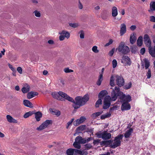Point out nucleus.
<instances>
[{
	"label": "nucleus",
	"instance_id": "24",
	"mask_svg": "<svg viewBox=\"0 0 155 155\" xmlns=\"http://www.w3.org/2000/svg\"><path fill=\"white\" fill-rule=\"evenodd\" d=\"M149 52L150 55L153 57L155 58V49L152 47L148 48Z\"/></svg>",
	"mask_w": 155,
	"mask_h": 155
},
{
	"label": "nucleus",
	"instance_id": "37",
	"mask_svg": "<svg viewBox=\"0 0 155 155\" xmlns=\"http://www.w3.org/2000/svg\"><path fill=\"white\" fill-rule=\"evenodd\" d=\"M33 113L31 111H29L25 113L23 117L24 118H26L28 117L29 116H31Z\"/></svg>",
	"mask_w": 155,
	"mask_h": 155
},
{
	"label": "nucleus",
	"instance_id": "35",
	"mask_svg": "<svg viewBox=\"0 0 155 155\" xmlns=\"http://www.w3.org/2000/svg\"><path fill=\"white\" fill-rule=\"evenodd\" d=\"M29 86L27 85L26 87H23L21 89V91L23 93H27L29 91Z\"/></svg>",
	"mask_w": 155,
	"mask_h": 155
},
{
	"label": "nucleus",
	"instance_id": "43",
	"mask_svg": "<svg viewBox=\"0 0 155 155\" xmlns=\"http://www.w3.org/2000/svg\"><path fill=\"white\" fill-rule=\"evenodd\" d=\"M34 13L35 14V16L38 17H40L41 16V14L40 13V12L37 11V10H35L34 12Z\"/></svg>",
	"mask_w": 155,
	"mask_h": 155
},
{
	"label": "nucleus",
	"instance_id": "18",
	"mask_svg": "<svg viewBox=\"0 0 155 155\" xmlns=\"http://www.w3.org/2000/svg\"><path fill=\"white\" fill-rule=\"evenodd\" d=\"M108 94L107 92L105 90H102L99 94L98 97L99 98H102Z\"/></svg>",
	"mask_w": 155,
	"mask_h": 155
},
{
	"label": "nucleus",
	"instance_id": "64",
	"mask_svg": "<svg viewBox=\"0 0 155 155\" xmlns=\"http://www.w3.org/2000/svg\"><path fill=\"white\" fill-rule=\"evenodd\" d=\"M121 14L122 15H124L125 14V11L124 9H121Z\"/></svg>",
	"mask_w": 155,
	"mask_h": 155
},
{
	"label": "nucleus",
	"instance_id": "34",
	"mask_svg": "<svg viewBox=\"0 0 155 155\" xmlns=\"http://www.w3.org/2000/svg\"><path fill=\"white\" fill-rule=\"evenodd\" d=\"M75 152L82 155H87V152L84 150H80L76 149L75 150Z\"/></svg>",
	"mask_w": 155,
	"mask_h": 155
},
{
	"label": "nucleus",
	"instance_id": "22",
	"mask_svg": "<svg viewBox=\"0 0 155 155\" xmlns=\"http://www.w3.org/2000/svg\"><path fill=\"white\" fill-rule=\"evenodd\" d=\"M112 16L114 17H116L118 15L117 9L116 7L114 6L112 9Z\"/></svg>",
	"mask_w": 155,
	"mask_h": 155
},
{
	"label": "nucleus",
	"instance_id": "31",
	"mask_svg": "<svg viewBox=\"0 0 155 155\" xmlns=\"http://www.w3.org/2000/svg\"><path fill=\"white\" fill-rule=\"evenodd\" d=\"M137 45L138 46H141L143 44V37L142 36H140L138 38L137 40Z\"/></svg>",
	"mask_w": 155,
	"mask_h": 155
},
{
	"label": "nucleus",
	"instance_id": "63",
	"mask_svg": "<svg viewBox=\"0 0 155 155\" xmlns=\"http://www.w3.org/2000/svg\"><path fill=\"white\" fill-rule=\"evenodd\" d=\"M79 8L80 9H82L83 8V6L82 5L80 2V4L79 5Z\"/></svg>",
	"mask_w": 155,
	"mask_h": 155
},
{
	"label": "nucleus",
	"instance_id": "9",
	"mask_svg": "<svg viewBox=\"0 0 155 155\" xmlns=\"http://www.w3.org/2000/svg\"><path fill=\"white\" fill-rule=\"evenodd\" d=\"M51 123V120H46L41 124L39 127L37 128L38 130H41L46 128L47 126Z\"/></svg>",
	"mask_w": 155,
	"mask_h": 155
},
{
	"label": "nucleus",
	"instance_id": "16",
	"mask_svg": "<svg viewBox=\"0 0 155 155\" xmlns=\"http://www.w3.org/2000/svg\"><path fill=\"white\" fill-rule=\"evenodd\" d=\"M75 140L80 144H84L86 143L85 139L82 138L81 136H78L75 138Z\"/></svg>",
	"mask_w": 155,
	"mask_h": 155
},
{
	"label": "nucleus",
	"instance_id": "36",
	"mask_svg": "<svg viewBox=\"0 0 155 155\" xmlns=\"http://www.w3.org/2000/svg\"><path fill=\"white\" fill-rule=\"evenodd\" d=\"M73 146L74 147L78 149H80L81 147L80 143L78 142L77 141H76L75 140V142L73 143Z\"/></svg>",
	"mask_w": 155,
	"mask_h": 155
},
{
	"label": "nucleus",
	"instance_id": "49",
	"mask_svg": "<svg viewBox=\"0 0 155 155\" xmlns=\"http://www.w3.org/2000/svg\"><path fill=\"white\" fill-rule=\"evenodd\" d=\"M147 78H150L151 77V72L150 69H148V71L147 73Z\"/></svg>",
	"mask_w": 155,
	"mask_h": 155
},
{
	"label": "nucleus",
	"instance_id": "42",
	"mask_svg": "<svg viewBox=\"0 0 155 155\" xmlns=\"http://www.w3.org/2000/svg\"><path fill=\"white\" fill-rule=\"evenodd\" d=\"M102 113V112H97L94 113L92 115V117H93L96 118L97 117L99 116Z\"/></svg>",
	"mask_w": 155,
	"mask_h": 155
},
{
	"label": "nucleus",
	"instance_id": "15",
	"mask_svg": "<svg viewBox=\"0 0 155 155\" xmlns=\"http://www.w3.org/2000/svg\"><path fill=\"white\" fill-rule=\"evenodd\" d=\"M7 121L9 123H17L18 121L17 120L13 118L11 116L8 115L6 116Z\"/></svg>",
	"mask_w": 155,
	"mask_h": 155
},
{
	"label": "nucleus",
	"instance_id": "46",
	"mask_svg": "<svg viewBox=\"0 0 155 155\" xmlns=\"http://www.w3.org/2000/svg\"><path fill=\"white\" fill-rule=\"evenodd\" d=\"M113 67V68H115L117 65V62L116 60L114 59L112 61Z\"/></svg>",
	"mask_w": 155,
	"mask_h": 155
},
{
	"label": "nucleus",
	"instance_id": "27",
	"mask_svg": "<svg viewBox=\"0 0 155 155\" xmlns=\"http://www.w3.org/2000/svg\"><path fill=\"white\" fill-rule=\"evenodd\" d=\"M111 140H103L101 142V145L107 146L111 143Z\"/></svg>",
	"mask_w": 155,
	"mask_h": 155
},
{
	"label": "nucleus",
	"instance_id": "10",
	"mask_svg": "<svg viewBox=\"0 0 155 155\" xmlns=\"http://www.w3.org/2000/svg\"><path fill=\"white\" fill-rule=\"evenodd\" d=\"M121 106V110L122 111L127 110L130 109V106L129 102H123Z\"/></svg>",
	"mask_w": 155,
	"mask_h": 155
},
{
	"label": "nucleus",
	"instance_id": "38",
	"mask_svg": "<svg viewBox=\"0 0 155 155\" xmlns=\"http://www.w3.org/2000/svg\"><path fill=\"white\" fill-rule=\"evenodd\" d=\"M69 25L70 27L73 28H77L79 26V24L78 23H69Z\"/></svg>",
	"mask_w": 155,
	"mask_h": 155
},
{
	"label": "nucleus",
	"instance_id": "19",
	"mask_svg": "<svg viewBox=\"0 0 155 155\" xmlns=\"http://www.w3.org/2000/svg\"><path fill=\"white\" fill-rule=\"evenodd\" d=\"M136 38L134 33L130 35V43L132 44H134L136 40Z\"/></svg>",
	"mask_w": 155,
	"mask_h": 155
},
{
	"label": "nucleus",
	"instance_id": "45",
	"mask_svg": "<svg viewBox=\"0 0 155 155\" xmlns=\"http://www.w3.org/2000/svg\"><path fill=\"white\" fill-rule=\"evenodd\" d=\"M74 120V119L72 118L71 119V120L70 121H69L67 123L66 127V128L68 129V128L69 126L73 122Z\"/></svg>",
	"mask_w": 155,
	"mask_h": 155
},
{
	"label": "nucleus",
	"instance_id": "26",
	"mask_svg": "<svg viewBox=\"0 0 155 155\" xmlns=\"http://www.w3.org/2000/svg\"><path fill=\"white\" fill-rule=\"evenodd\" d=\"M23 104L25 106L29 107H32V104L28 100H24L23 101Z\"/></svg>",
	"mask_w": 155,
	"mask_h": 155
},
{
	"label": "nucleus",
	"instance_id": "6",
	"mask_svg": "<svg viewBox=\"0 0 155 155\" xmlns=\"http://www.w3.org/2000/svg\"><path fill=\"white\" fill-rule=\"evenodd\" d=\"M123 136L122 135H119L116 137L114 140V142L110 146L113 148H115L119 146L120 144V140L122 139Z\"/></svg>",
	"mask_w": 155,
	"mask_h": 155
},
{
	"label": "nucleus",
	"instance_id": "56",
	"mask_svg": "<svg viewBox=\"0 0 155 155\" xmlns=\"http://www.w3.org/2000/svg\"><path fill=\"white\" fill-rule=\"evenodd\" d=\"M114 52V48L112 49L109 52V55L110 56H112Z\"/></svg>",
	"mask_w": 155,
	"mask_h": 155
},
{
	"label": "nucleus",
	"instance_id": "52",
	"mask_svg": "<svg viewBox=\"0 0 155 155\" xmlns=\"http://www.w3.org/2000/svg\"><path fill=\"white\" fill-rule=\"evenodd\" d=\"M113 42V40L112 39H110L109 40V41L105 45V46H108L109 45H111L112 43Z\"/></svg>",
	"mask_w": 155,
	"mask_h": 155
},
{
	"label": "nucleus",
	"instance_id": "25",
	"mask_svg": "<svg viewBox=\"0 0 155 155\" xmlns=\"http://www.w3.org/2000/svg\"><path fill=\"white\" fill-rule=\"evenodd\" d=\"M133 130L132 128H130L127 130L124 134V137L126 138H128L131 135L132 133L133 132Z\"/></svg>",
	"mask_w": 155,
	"mask_h": 155
},
{
	"label": "nucleus",
	"instance_id": "41",
	"mask_svg": "<svg viewBox=\"0 0 155 155\" xmlns=\"http://www.w3.org/2000/svg\"><path fill=\"white\" fill-rule=\"evenodd\" d=\"M93 52L95 53H97L99 52V51L97 49V47L96 46H94L92 49Z\"/></svg>",
	"mask_w": 155,
	"mask_h": 155
},
{
	"label": "nucleus",
	"instance_id": "30",
	"mask_svg": "<svg viewBox=\"0 0 155 155\" xmlns=\"http://www.w3.org/2000/svg\"><path fill=\"white\" fill-rule=\"evenodd\" d=\"M114 77L115 76L114 75H112L110 79V84L111 87H114V81L115 80Z\"/></svg>",
	"mask_w": 155,
	"mask_h": 155
},
{
	"label": "nucleus",
	"instance_id": "57",
	"mask_svg": "<svg viewBox=\"0 0 155 155\" xmlns=\"http://www.w3.org/2000/svg\"><path fill=\"white\" fill-rule=\"evenodd\" d=\"M65 37L64 35H61L59 36V40L60 41H63Z\"/></svg>",
	"mask_w": 155,
	"mask_h": 155
},
{
	"label": "nucleus",
	"instance_id": "1",
	"mask_svg": "<svg viewBox=\"0 0 155 155\" xmlns=\"http://www.w3.org/2000/svg\"><path fill=\"white\" fill-rule=\"evenodd\" d=\"M72 99L73 101H70L73 103L72 106L74 108L77 109L85 104L89 99V96L88 94H86L83 97L78 96L76 97L75 100L73 98Z\"/></svg>",
	"mask_w": 155,
	"mask_h": 155
},
{
	"label": "nucleus",
	"instance_id": "60",
	"mask_svg": "<svg viewBox=\"0 0 155 155\" xmlns=\"http://www.w3.org/2000/svg\"><path fill=\"white\" fill-rule=\"evenodd\" d=\"M91 139H92L91 137L87 138L86 139H85L86 143H87V142H89V141H90V140Z\"/></svg>",
	"mask_w": 155,
	"mask_h": 155
},
{
	"label": "nucleus",
	"instance_id": "39",
	"mask_svg": "<svg viewBox=\"0 0 155 155\" xmlns=\"http://www.w3.org/2000/svg\"><path fill=\"white\" fill-rule=\"evenodd\" d=\"M101 98H99V99L97 101L95 104V107H99L100 104H102V101Z\"/></svg>",
	"mask_w": 155,
	"mask_h": 155
},
{
	"label": "nucleus",
	"instance_id": "59",
	"mask_svg": "<svg viewBox=\"0 0 155 155\" xmlns=\"http://www.w3.org/2000/svg\"><path fill=\"white\" fill-rule=\"evenodd\" d=\"M48 42V43L50 45H53L54 44V41L52 40H49Z\"/></svg>",
	"mask_w": 155,
	"mask_h": 155
},
{
	"label": "nucleus",
	"instance_id": "50",
	"mask_svg": "<svg viewBox=\"0 0 155 155\" xmlns=\"http://www.w3.org/2000/svg\"><path fill=\"white\" fill-rule=\"evenodd\" d=\"M80 38H81L83 39L84 38V32L83 31H80Z\"/></svg>",
	"mask_w": 155,
	"mask_h": 155
},
{
	"label": "nucleus",
	"instance_id": "4",
	"mask_svg": "<svg viewBox=\"0 0 155 155\" xmlns=\"http://www.w3.org/2000/svg\"><path fill=\"white\" fill-rule=\"evenodd\" d=\"M51 95L54 98L59 100L62 101V99L64 98L68 101H73L71 97H70L66 93L62 91L52 92L51 93Z\"/></svg>",
	"mask_w": 155,
	"mask_h": 155
},
{
	"label": "nucleus",
	"instance_id": "44",
	"mask_svg": "<svg viewBox=\"0 0 155 155\" xmlns=\"http://www.w3.org/2000/svg\"><path fill=\"white\" fill-rule=\"evenodd\" d=\"M144 42L147 47H148L149 48L151 47V41L150 39L148 41H146Z\"/></svg>",
	"mask_w": 155,
	"mask_h": 155
},
{
	"label": "nucleus",
	"instance_id": "14",
	"mask_svg": "<svg viewBox=\"0 0 155 155\" xmlns=\"http://www.w3.org/2000/svg\"><path fill=\"white\" fill-rule=\"evenodd\" d=\"M126 28L125 25L122 24L120 25V34L121 36H122L126 32Z\"/></svg>",
	"mask_w": 155,
	"mask_h": 155
},
{
	"label": "nucleus",
	"instance_id": "62",
	"mask_svg": "<svg viewBox=\"0 0 155 155\" xmlns=\"http://www.w3.org/2000/svg\"><path fill=\"white\" fill-rule=\"evenodd\" d=\"M48 73V71H47L44 70L43 71V74L44 75H47V74Z\"/></svg>",
	"mask_w": 155,
	"mask_h": 155
},
{
	"label": "nucleus",
	"instance_id": "23",
	"mask_svg": "<svg viewBox=\"0 0 155 155\" xmlns=\"http://www.w3.org/2000/svg\"><path fill=\"white\" fill-rule=\"evenodd\" d=\"M50 111L52 114L55 115L57 116H59L61 114L60 111L58 110L51 109H50Z\"/></svg>",
	"mask_w": 155,
	"mask_h": 155
},
{
	"label": "nucleus",
	"instance_id": "51",
	"mask_svg": "<svg viewBox=\"0 0 155 155\" xmlns=\"http://www.w3.org/2000/svg\"><path fill=\"white\" fill-rule=\"evenodd\" d=\"M8 66L9 68L11 69L13 71V72H16V70L15 69L13 68V66L10 64H8Z\"/></svg>",
	"mask_w": 155,
	"mask_h": 155
},
{
	"label": "nucleus",
	"instance_id": "54",
	"mask_svg": "<svg viewBox=\"0 0 155 155\" xmlns=\"http://www.w3.org/2000/svg\"><path fill=\"white\" fill-rule=\"evenodd\" d=\"M145 51V48H142L140 50V53L142 55H143Z\"/></svg>",
	"mask_w": 155,
	"mask_h": 155
},
{
	"label": "nucleus",
	"instance_id": "13",
	"mask_svg": "<svg viewBox=\"0 0 155 155\" xmlns=\"http://www.w3.org/2000/svg\"><path fill=\"white\" fill-rule=\"evenodd\" d=\"M114 108L113 107L110 108L109 112L106 113L105 114L101 116V119L103 120L106 118L110 117L111 115V111L114 110Z\"/></svg>",
	"mask_w": 155,
	"mask_h": 155
},
{
	"label": "nucleus",
	"instance_id": "3",
	"mask_svg": "<svg viewBox=\"0 0 155 155\" xmlns=\"http://www.w3.org/2000/svg\"><path fill=\"white\" fill-rule=\"evenodd\" d=\"M111 97L110 96H106L104 101L103 109H105L108 108L110 105V101H114L116 100V96L115 91L113 90L111 92Z\"/></svg>",
	"mask_w": 155,
	"mask_h": 155
},
{
	"label": "nucleus",
	"instance_id": "21",
	"mask_svg": "<svg viewBox=\"0 0 155 155\" xmlns=\"http://www.w3.org/2000/svg\"><path fill=\"white\" fill-rule=\"evenodd\" d=\"M59 34L60 35H64V37L65 38H68L70 37V34L67 31L64 30H62V31H60L59 32Z\"/></svg>",
	"mask_w": 155,
	"mask_h": 155
},
{
	"label": "nucleus",
	"instance_id": "53",
	"mask_svg": "<svg viewBox=\"0 0 155 155\" xmlns=\"http://www.w3.org/2000/svg\"><path fill=\"white\" fill-rule=\"evenodd\" d=\"M17 71L20 74H21L22 73V70L21 67H18L17 69Z\"/></svg>",
	"mask_w": 155,
	"mask_h": 155
},
{
	"label": "nucleus",
	"instance_id": "7",
	"mask_svg": "<svg viewBox=\"0 0 155 155\" xmlns=\"http://www.w3.org/2000/svg\"><path fill=\"white\" fill-rule=\"evenodd\" d=\"M118 51L124 54H127L129 51L130 49L127 46H125L123 42L120 43L118 48Z\"/></svg>",
	"mask_w": 155,
	"mask_h": 155
},
{
	"label": "nucleus",
	"instance_id": "20",
	"mask_svg": "<svg viewBox=\"0 0 155 155\" xmlns=\"http://www.w3.org/2000/svg\"><path fill=\"white\" fill-rule=\"evenodd\" d=\"M35 117L37 121H40L41 118L42 117V114L40 111H38L35 113Z\"/></svg>",
	"mask_w": 155,
	"mask_h": 155
},
{
	"label": "nucleus",
	"instance_id": "5",
	"mask_svg": "<svg viewBox=\"0 0 155 155\" xmlns=\"http://www.w3.org/2000/svg\"><path fill=\"white\" fill-rule=\"evenodd\" d=\"M97 137L99 138H102L104 140H107L111 137V134L108 133L107 131L100 132L96 134Z\"/></svg>",
	"mask_w": 155,
	"mask_h": 155
},
{
	"label": "nucleus",
	"instance_id": "40",
	"mask_svg": "<svg viewBox=\"0 0 155 155\" xmlns=\"http://www.w3.org/2000/svg\"><path fill=\"white\" fill-rule=\"evenodd\" d=\"M132 83L131 82H129L127 83L124 87V88L125 89H130L131 87Z\"/></svg>",
	"mask_w": 155,
	"mask_h": 155
},
{
	"label": "nucleus",
	"instance_id": "28",
	"mask_svg": "<svg viewBox=\"0 0 155 155\" xmlns=\"http://www.w3.org/2000/svg\"><path fill=\"white\" fill-rule=\"evenodd\" d=\"M103 80V76L101 74L98 76V78L96 84L98 86L101 85L102 81Z\"/></svg>",
	"mask_w": 155,
	"mask_h": 155
},
{
	"label": "nucleus",
	"instance_id": "58",
	"mask_svg": "<svg viewBox=\"0 0 155 155\" xmlns=\"http://www.w3.org/2000/svg\"><path fill=\"white\" fill-rule=\"evenodd\" d=\"M136 28V27L135 25H133L131 26L130 27V29L132 31H134Z\"/></svg>",
	"mask_w": 155,
	"mask_h": 155
},
{
	"label": "nucleus",
	"instance_id": "48",
	"mask_svg": "<svg viewBox=\"0 0 155 155\" xmlns=\"http://www.w3.org/2000/svg\"><path fill=\"white\" fill-rule=\"evenodd\" d=\"M64 71L65 73H68L73 72V71L72 70L69 69L68 68H66L64 69Z\"/></svg>",
	"mask_w": 155,
	"mask_h": 155
},
{
	"label": "nucleus",
	"instance_id": "47",
	"mask_svg": "<svg viewBox=\"0 0 155 155\" xmlns=\"http://www.w3.org/2000/svg\"><path fill=\"white\" fill-rule=\"evenodd\" d=\"M144 41V42L146 41H148L150 39L148 35L147 34H145L144 35L143 37Z\"/></svg>",
	"mask_w": 155,
	"mask_h": 155
},
{
	"label": "nucleus",
	"instance_id": "55",
	"mask_svg": "<svg viewBox=\"0 0 155 155\" xmlns=\"http://www.w3.org/2000/svg\"><path fill=\"white\" fill-rule=\"evenodd\" d=\"M150 21L153 22H155V17L153 16H151L150 17Z\"/></svg>",
	"mask_w": 155,
	"mask_h": 155
},
{
	"label": "nucleus",
	"instance_id": "2",
	"mask_svg": "<svg viewBox=\"0 0 155 155\" xmlns=\"http://www.w3.org/2000/svg\"><path fill=\"white\" fill-rule=\"evenodd\" d=\"M115 91L116 96V99L118 96L122 102H129L132 100L131 96L129 94L125 95L123 92L121 91L119 87H115L113 89Z\"/></svg>",
	"mask_w": 155,
	"mask_h": 155
},
{
	"label": "nucleus",
	"instance_id": "32",
	"mask_svg": "<svg viewBox=\"0 0 155 155\" xmlns=\"http://www.w3.org/2000/svg\"><path fill=\"white\" fill-rule=\"evenodd\" d=\"M150 10H149V11H155V2H152L150 3Z\"/></svg>",
	"mask_w": 155,
	"mask_h": 155
},
{
	"label": "nucleus",
	"instance_id": "61",
	"mask_svg": "<svg viewBox=\"0 0 155 155\" xmlns=\"http://www.w3.org/2000/svg\"><path fill=\"white\" fill-rule=\"evenodd\" d=\"M64 84V82L63 80H61V86H63Z\"/></svg>",
	"mask_w": 155,
	"mask_h": 155
},
{
	"label": "nucleus",
	"instance_id": "33",
	"mask_svg": "<svg viewBox=\"0 0 155 155\" xmlns=\"http://www.w3.org/2000/svg\"><path fill=\"white\" fill-rule=\"evenodd\" d=\"M143 61L145 63V68L146 69H147L150 66V62L146 58L144 59Z\"/></svg>",
	"mask_w": 155,
	"mask_h": 155
},
{
	"label": "nucleus",
	"instance_id": "11",
	"mask_svg": "<svg viewBox=\"0 0 155 155\" xmlns=\"http://www.w3.org/2000/svg\"><path fill=\"white\" fill-rule=\"evenodd\" d=\"M126 62V64L130 65L131 64V62L130 58L127 56H123L121 60V62L124 63Z\"/></svg>",
	"mask_w": 155,
	"mask_h": 155
},
{
	"label": "nucleus",
	"instance_id": "17",
	"mask_svg": "<svg viewBox=\"0 0 155 155\" xmlns=\"http://www.w3.org/2000/svg\"><path fill=\"white\" fill-rule=\"evenodd\" d=\"M38 95V93L37 92L31 91L28 94L27 97L28 99H30Z\"/></svg>",
	"mask_w": 155,
	"mask_h": 155
},
{
	"label": "nucleus",
	"instance_id": "12",
	"mask_svg": "<svg viewBox=\"0 0 155 155\" xmlns=\"http://www.w3.org/2000/svg\"><path fill=\"white\" fill-rule=\"evenodd\" d=\"M86 120V118L84 116H82L79 119L77 120L74 121V125H78L83 123Z\"/></svg>",
	"mask_w": 155,
	"mask_h": 155
},
{
	"label": "nucleus",
	"instance_id": "29",
	"mask_svg": "<svg viewBox=\"0 0 155 155\" xmlns=\"http://www.w3.org/2000/svg\"><path fill=\"white\" fill-rule=\"evenodd\" d=\"M75 149H69L67 150L66 153L67 155H73L74 152H75Z\"/></svg>",
	"mask_w": 155,
	"mask_h": 155
},
{
	"label": "nucleus",
	"instance_id": "8",
	"mask_svg": "<svg viewBox=\"0 0 155 155\" xmlns=\"http://www.w3.org/2000/svg\"><path fill=\"white\" fill-rule=\"evenodd\" d=\"M117 84L119 87L123 86L124 83V79L122 76L117 75L115 76Z\"/></svg>",
	"mask_w": 155,
	"mask_h": 155
}]
</instances>
